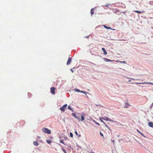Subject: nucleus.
<instances>
[{
	"label": "nucleus",
	"instance_id": "nucleus-41",
	"mask_svg": "<svg viewBox=\"0 0 153 153\" xmlns=\"http://www.w3.org/2000/svg\"><path fill=\"white\" fill-rule=\"evenodd\" d=\"M91 153H95L94 152H91Z\"/></svg>",
	"mask_w": 153,
	"mask_h": 153
},
{
	"label": "nucleus",
	"instance_id": "nucleus-37",
	"mask_svg": "<svg viewBox=\"0 0 153 153\" xmlns=\"http://www.w3.org/2000/svg\"><path fill=\"white\" fill-rule=\"evenodd\" d=\"M91 63L92 64H93V65H96V64H94V63H92V62H91Z\"/></svg>",
	"mask_w": 153,
	"mask_h": 153
},
{
	"label": "nucleus",
	"instance_id": "nucleus-33",
	"mask_svg": "<svg viewBox=\"0 0 153 153\" xmlns=\"http://www.w3.org/2000/svg\"><path fill=\"white\" fill-rule=\"evenodd\" d=\"M70 70L72 72V73H73L74 72V71L72 69H70Z\"/></svg>",
	"mask_w": 153,
	"mask_h": 153
},
{
	"label": "nucleus",
	"instance_id": "nucleus-8",
	"mask_svg": "<svg viewBox=\"0 0 153 153\" xmlns=\"http://www.w3.org/2000/svg\"><path fill=\"white\" fill-rule=\"evenodd\" d=\"M148 125L150 127H152L153 128V123L152 122H148Z\"/></svg>",
	"mask_w": 153,
	"mask_h": 153
},
{
	"label": "nucleus",
	"instance_id": "nucleus-24",
	"mask_svg": "<svg viewBox=\"0 0 153 153\" xmlns=\"http://www.w3.org/2000/svg\"><path fill=\"white\" fill-rule=\"evenodd\" d=\"M60 142L61 143H62L64 145H65V144L64 143V142H63V140H61L60 141Z\"/></svg>",
	"mask_w": 153,
	"mask_h": 153
},
{
	"label": "nucleus",
	"instance_id": "nucleus-44",
	"mask_svg": "<svg viewBox=\"0 0 153 153\" xmlns=\"http://www.w3.org/2000/svg\"><path fill=\"white\" fill-rule=\"evenodd\" d=\"M87 98H88V97L87 96H86Z\"/></svg>",
	"mask_w": 153,
	"mask_h": 153
},
{
	"label": "nucleus",
	"instance_id": "nucleus-2",
	"mask_svg": "<svg viewBox=\"0 0 153 153\" xmlns=\"http://www.w3.org/2000/svg\"><path fill=\"white\" fill-rule=\"evenodd\" d=\"M102 119H103V120H106L107 121H109L111 122H113L114 123H117V121H113V120H112L106 117H102Z\"/></svg>",
	"mask_w": 153,
	"mask_h": 153
},
{
	"label": "nucleus",
	"instance_id": "nucleus-26",
	"mask_svg": "<svg viewBox=\"0 0 153 153\" xmlns=\"http://www.w3.org/2000/svg\"><path fill=\"white\" fill-rule=\"evenodd\" d=\"M96 105L97 106V107H98V106H100V107H102V105H97V104H96Z\"/></svg>",
	"mask_w": 153,
	"mask_h": 153
},
{
	"label": "nucleus",
	"instance_id": "nucleus-38",
	"mask_svg": "<svg viewBox=\"0 0 153 153\" xmlns=\"http://www.w3.org/2000/svg\"><path fill=\"white\" fill-rule=\"evenodd\" d=\"M107 128L109 129L110 130V128H109V127H108H108H107Z\"/></svg>",
	"mask_w": 153,
	"mask_h": 153
},
{
	"label": "nucleus",
	"instance_id": "nucleus-1",
	"mask_svg": "<svg viewBox=\"0 0 153 153\" xmlns=\"http://www.w3.org/2000/svg\"><path fill=\"white\" fill-rule=\"evenodd\" d=\"M42 130L45 133L48 134H50L51 133V130L47 128H42Z\"/></svg>",
	"mask_w": 153,
	"mask_h": 153
},
{
	"label": "nucleus",
	"instance_id": "nucleus-43",
	"mask_svg": "<svg viewBox=\"0 0 153 153\" xmlns=\"http://www.w3.org/2000/svg\"><path fill=\"white\" fill-rule=\"evenodd\" d=\"M151 2H150V4H151Z\"/></svg>",
	"mask_w": 153,
	"mask_h": 153
},
{
	"label": "nucleus",
	"instance_id": "nucleus-25",
	"mask_svg": "<svg viewBox=\"0 0 153 153\" xmlns=\"http://www.w3.org/2000/svg\"><path fill=\"white\" fill-rule=\"evenodd\" d=\"M70 135L71 137H73V134L71 132L70 133Z\"/></svg>",
	"mask_w": 153,
	"mask_h": 153
},
{
	"label": "nucleus",
	"instance_id": "nucleus-35",
	"mask_svg": "<svg viewBox=\"0 0 153 153\" xmlns=\"http://www.w3.org/2000/svg\"><path fill=\"white\" fill-rule=\"evenodd\" d=\"M104 124L105 125V126L106 127H108V126L107 125H106L105 123V124Z\"/></svg>",
	"mask_w": 153,
	"mask_h": 153
},
{
	"label": "nucleus",
	"instance_id": "nucleus-39",
	"mask_svg": "<svg viewBox=\"0 0 153 153\" xmlns=\"http://www.w3.org/2000/svg\"><path fill=\"white\" fill-rule=\"evenodd\" d=\"M38 138H41V137H40V136H38Z\"/></svg>",
	"mask_w": 153,
	"mask_h": 153
},
{
	"label": "nucleus",
	"instance_id": "nucleus-18",
	"mask_svg": "<svg viewBox=\"0 0 153 153\" xmlns=\"http://www.w3.org/2000/svg\"><path fill=\"white\" fill-rule=\"evenodd\" d=\"M74 91H75L76 92H80V91L79 89L75 88L74 89Z\"/></svg>",
	"mask_w": 153,
	"mask_h": 153
},
{
	"label": "nucleus",
	"instance_id": "nucleus-16",
	"mask_svg": "<svg viewBox=\"0 0 153 153\" xmlns=\"http://www.w3.org/2000/svg\"><path fill=\"white\" fill-rule=\"evenodd\" d=\"M68 108L69 109V110H71V111H72L73 112H74V110H73V109L72 108H71V107H70V106H68Z\"/></svg>",
	"mask_w": 153,
	"mask_h": 153
},
{
	"label": "nucleus",
	"instance_id": "nucleus-21",
	"mask_svg": "<svg viewBox=\"0 0 153 153\" xmlns=\"http://www.w3.org/2000/svg\"><path fill=\"white\" fill-rule=\"evenodd\" d=\"M94 9V8H92L91 10V15H92L94 14V12L92 11V10Z\"/></svg>",
	"mask_w": 153,
	"mask_h": 153
},
{
	"label": "nucleus",
	"instance_id": "nucleus-34",
	"mask_svg": "<svg viewBox=\"0 0 153 153\" xmlns=\"http://www.w3.org/2000/svg\"><path fill=\"white\" fill-rule=\"evenodd\" d=\"M79 137H80L81 136V135L80 134H78V135H77Z\"/></svg>",
	"mask_w": 153,
	"mask_h": 153
},
{
	"label": "nucleus",
	"instance_id": "nucleus-3",
	"mask_svg": "<svg viewBox=\"0 0 153 153\" xmlns=\"http://www.w3.org/2000/svg\"><path fill=\"white\" fill-rule=\"evenodd\" d=\"M67 106V104H65L62 107L60 108V110L62 111H64L65 110V108Z\"/></svg>",
	"mask_w": 153,
	"mask_h": 153
},
{
	"label": "nucleus",
	"instance_id": "nucleus-29",
	"mask_svg": "<svg viewBox=\"0 0 153 153\" xmlns=\"http://www.w3.org/2000/svg\"><path fill=\"white\" fill-rule=\"evenodd\" d=\"M84 94L86 95V94H89V93H88L87 92H85V93Z\"/></svg>",
	"mask_w": 153,
	"mask_h": 153
},
{
	"label": "nucleus",
	"instance_id": "nucleus-13",
	"mask_svg": "<svg viewBox=\"0 0 153 153\" xmlns=\"http://www.w3.org/2000/svg\"><path fill=\"white\" fill-rule=\"evenodd\" d=\"M103 26L106 29H111V28L110 27H107L105 25H103Z\"/></svg>",
	"mask_w": 153,
	"mask_h": 153
},
{
	"label": "nucleus",
	"instance_id": "nucleus-14",
	"mask_svg": "<svg viewBox=\"0 0 153 153\" xmlns=\"http://www.w3.org/2000/svg\"><path fill=\"white\" fill-rule=\"evenodd\" d=\"M104 59L105 60L106 62H112V60L110 59L107 58H104Z\"/></svg>",
	"mask_w": 153,
	"mask_h": 153
},
{
	"label": "nucleus",
	"instance_id": "nucleus-42",
	"mask_svg": "<svg viewBox=\"0 0 153 153\" xmlns=\"http://www.w3.org/2000/svg\"><path fill=\"white\" fill-rule=\"evenodd\" d=\"M123 62L124 63H126L124 61H123Z\"/></svg>",
	"mask_w": 153,
	"mask_h": 153
},
{
	"label": "nucleus",
	"instance_id": "nucleus-20",
	"mask_svg": "<svg viewBox=\"0 0 153 153\" xmlns=\"http://www.w3.org/2000/svg\"><path fill=\"white\" fill-rule=\"evenodd\" d=\"M135 12L136 13H142V12L140 11H138V10H135Z\"/></svg>",
	"mask_w": 153,
	"mask_h": 153
},
{
	"label": "nucleus",
	"instance_id": "nucleus-47",
	"mask_svg": "<svg viewBox=\"0 0 153 153\" xmlns=\"http://www.w3.org/2000/svg\"><path fill=\"white\" fill-rule=\"evenodd\" d=\"M152 37H153V36Z\"/></svg>",
	"mask_w": 153,
	"mask_h": 153
},
{
	"label": "nucleus",
	"instance_id": "nucleus-17",
	"mask_svg": "<svg viewBox=\"0 0 153 153\" xmlns=\"http://www.w3.org/2000/svg\"><path fill=\"white\" fill-rule=\"evenodd\" d=\"M99 119H100V121H101V122L103 123L104 124H105V123H104V122L103 121H102V120L103 119L102 117H99Z\"/></svg>",
	"mask_w": 153,
	"mask_h": 153
},
{
	"label": "nucleus",
	"instance_id": "nucleus-36",
	"mask_svg": "<svg viewBox=\"0 0 153 153\" xmlns=\"http://www.w3.org/2000/svg\"><path fill=\"white\" fill-rule=\"evenodd\" d=\"M89 36H87L86 37V38H88Z\"/></svg>",
	"mask_w": 153,
	"mask_h": 153
},
{
	"label": "nucleus",
	"instance_id": "nucleus-10",
	"mask_svg": "<svg viewBox=\"0 0 153 153\" xmlns=\"http://www.w3.org/2000/svg\"><path fill=\"white\" fill-rule=\"evenodd\" d=\"M33 145L36 146H37L39 145V144L37 141H34L33 142Z\"/></svg>",
	"mask_w": 153,
	"mask_h": 153
},
{
	"label": "nucleus",
	"instance_id": "nucleus-27",
	"mask_svg": "<svg viewBox=\"0 0 153 153\" xmlns=\"http://www.w3.org/2000/svg\"><path fill=\"white\" fill-rule=\"evenodd\" d=\"M111 141L112 143H113L114 145L115 144V143H114L115 140H111Z\"/></svg>",
	"mask_w": 153,
	"mask_h": 153
},
{
	"label": "nucleus",
	"instance_id": "nucleus-40",
	"mask_svg": "<svg viewBox=\"0 0 153 153\" xmlns=\"http://www.w3.org/2000/svg\"><path fill=\"white\" fill-rule=\"evenodd\" d=\"M128 82H131V80H128Z\"/></svg>",
	"mask_w": 153,
	"mask_h": 153
},
{
	"label": "nucleus",
	"instance_id": "nucleus-15",
	"mask_svg": "<svg viewBox=\"0 0 153 153\" xmlns=\"http://www.w3.org/2000/svg\"><path fill=\"white\" fill-rule=\"evenodd\" d=\"M137 131L141 135L143 136L144 137H145V136H144L143 134L142 133L140 132L138 130H137Z\"/></svg>",
	"mask_w": 153,
	"mask_h": 153
},
{
	"label": "nucleus",
	"instance_id": "nucleus-9",
	"mask_svg": "<svg viewBox=\"0 0 153 153\" xmlns=\"http://www.w3.org/2000/svg\"><path fill=\"white\" fill-rule=\"evenodd\" d=\"M130 105L128 103H125L124 107L127 108H128V106Z\"/></svg>",
	"mask_w": 153,
	"mask_h": 153
},
{
	"label": "nucleus",
	"instance_id": "nucleus-30",
	"mask_svg": "<svg viewBox=\"0 0 153 153\" xmlns=\"http://www.w3.org/2000/svg\"><path fill=\"white\" fill-rule=\"evenodd\" d=\"M153 106V103H152L151 105L150 106V108H152V107Z\"/></svg>",
	"mask_w": 153,
	"mask_h": 153
},
{
	"label": "nucleus",
	"instance_id": "nucleus-5",
	"mask_svg": "<svg viewBox=\"0 0 153 153\" xmlns=\"http://www.w3.org/2000/svg\"><path fill=\"white\" fill-rule=\"evenodd\" d=\"M72 58L71 57L69 58L67 62V65H69L71 62Z\"/></svg>",
	"mask_w": 153,
	"mask_h": 153
},
{
	"label": "nucleus",
	"instance_id": "nucleus-11",
	"mask_svg": "<svg viewBox=\"0 0 153 153\" xmlns=\"http://www.w3.org/2000/svg\"><path fill=\"white\" fill-rule=\"evenodd\" d=\"M85 119L84 117V114H82L81 116V119H80V120L81 121H83Z\"/></svg>",
	"mask_w": 153,
	"mask_h": 153
},
{
	"label": "nucleus",
	"instance_id": "nucleus-12",
	"mask_svg": "<svg viewBox=\"0 0 153 153\" xmlns=\"http://www.w3.org/2000/svg\"><path fill=\"white\" fill-rule=\"evenodd\" d=\"M102 50L103 51L104 54L106 55L107 54V53L104 48H102Z\"/></svg>",
	"mask_w": 153,
	"mask_h": 153
},
{
	"label": "nucleus",
	"instance_id": "nucleus-32",
	"mask_svg": "<svg viewBox=\"0 0 153 153\" xmlns=\"http://www.w3.org/2000/svg\"><path fill=\"white\" fill-rule=\"evenodd\" d=\"M80 92L82 93H85V91H80Z\"/></svg>",
	"mask_w": 153,
	"mask_h": 153
},
{
	"label": "nucleus",
	"instance_id": "nucleus-28",
	"mask_svg": "<svg viewBox=\"0 0 153 153\" xmlns=\"http://www.w3.org/2000/svg\"><path fill=\"white\" fill-rule=\"evenodd\" d=\"M100 134L101 136L103 137V134L101 132H100Z\"/></svg>",
	"mask_w": 153,
	"mask_h": 153
},
{
	"label": "nucleus",
	"instance_id": "nucleus-7",
	"mask_svg": "<svg viewBox=\"0 0 153 153\" xmlns=\"http://www.w3.org/2000/svg\"><path fill=\"white\" fill-rule=\"evenodd\" d=\"M137 84H150V85H153V83L150 82H143V83H137Z\"/></svg>",
	"mask_w": 153,
	"mask_h": 153
},
{
	"label": "nucleus",
	"instance_id": "nucleus-23",
	"mask_svg": "<svg viewBox=\"0 0 153 153\" xmlns=\"http://www.w3.org/2000/svg\"><path fill=\"white\" fill-rule=\"evenodd\" d=\"M62 149L64 153H67L65 150L63 148H62Z\"/></svg>",
	"mask_w": 153,
	"mask_h": 153
},
{
	"label": "nucleus",
	"instance_id": "nucleus-4",
	"mask_svg": "<svg viewBox=\"0 0 153 153\" xmlns=\"http://www.w3.org/2000/svg\"><path fill=\"white\" fill-rule=\"evenodd\" d=\"M72 116H74L75 118L77 119L79 121H80V118L78 117L77 116H76L75 113H72Z\"/></svg>",
	"mask_w": 153,
	"mask_h": 153
},
{
	"label": "nucleus",
	"instance_id": "nucleus-45",
	"mask_svg": "<svg viewBox=\"0 0 153 153\" xmlns=\"http://www.w3.org/2000/svg\"><path fill=\"white\" fill-rule=\"evenodd\" d=\"M133 80H134L135 79H132Z\"/></svg>",
	"mask_w": 153,
	"mask_h": 153
},
{
	"label": "nucleus",
	"instance_id": "nucleus-46",
	"mask_svg": "<svg viewBox=\"0 0 153 153\" xmlns=\"http://www.w3.org/2000/svg\"><path fill=\"white\" fill-rule=\"evenodd\" d=\"M152 3H153V2H152Z\"/></svg>",
	"mask_w": 153,
	"mask_h": 153
},
{
	"label": "nucleus",
	"instance_id": "nucleus-31",
	"mask_svg": "<svg viewBox=\"0 0 153 153\" xmlns=\"http://www.w3.org/2000/svg\"><path fill=\"white\" fill-rule=\"evenodd\" d=\"M75 134H76V135H78V134L77 132L76 131H75Z\"/></svg>",
	"mask_w": 153,
	"mask_h": 153
},
{
	"label": "nucleus",
	"instance_id": "nucleus-19",
	"mask_svg": "<svg viewBox=\"0 0 153 153\" xmlns=\"http://www.w3.org/2000/svg\"><path fill=\"white\" fill-rule=\"evenodd\" d=\"M93 121L94 123H95L97 125H98L99 126H100V124L96 122L95 120H93Z\"/></svg>",
	"mask_w": 153,
	"mask_h": 153
},
{
	"label": "nucleus",
	"instance_id": "nucleus-6",
	"mask_svg": "<svg viewBox=\"0 0 153 153\" xmlns=\"http://www.w3.org/2000/svg\"><path fill=\"white\" fill-rule=\"evenodd\" d=\"M55 88L54 87H52L51 88V93L53 94H54L55 93Z\"/></svg>",
	"mask_w": 153,
	"mask_h": 153
},
{
	"label": "nucleus",
	"instance_id": "nucleus-22",
	"mask_svg": "<svg viewBox=\"0 0 153 153\" xmlns=\"http://www.w3.org/2000/svg\"><path fill=\"white\" fill-rule=\"evenodd\" d=\"M46 141V142L49 144L51 143V140H47Z\"/></svg>",
	"mask_w": 153,
	"mask_h": 153
}]
</instances>
